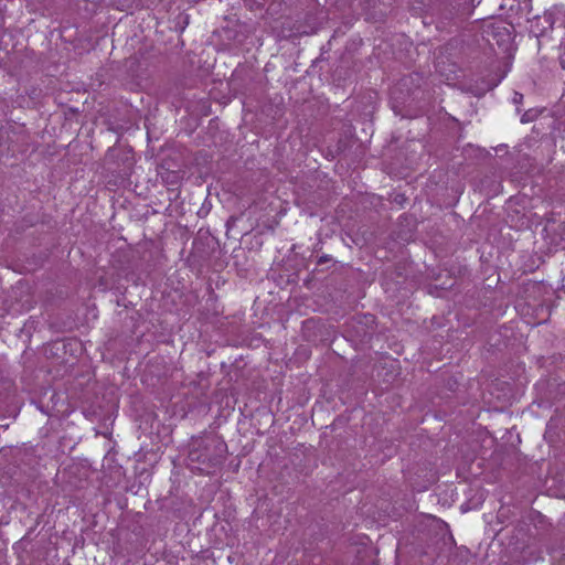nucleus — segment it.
<instances>
[{
  "mask_svg": "<svg viewBox=\"0 0 565 565\" xmlns=\"http://www.w3.org/2000/svg\"><path fill=\"white\" fill-rule=\"evenodd\" d=\"M488 42L497 44L501 50L508 51L512 42V34L509 28L504 25H493L487 31Z\"/></svg>",
  "mask_w": 565,
  "mask_h": 565,
  "instance_id": "7ed1b4c3",
  "label": "nucleus"
},
{
  "mask_svg": "<svg viewBox=\"0 0 565 565\" xmlns=\"http://www.w3.org/2000/svg\"><path fill=\"white\" fill-rule=\"evenodd\" d=\"M473 0H448L443 11L446 20H463L473 11Z\"/></svg>",
  "mask_w": 565,
  "mask_h": 565,
  "instance_id": "f03ea898",
  "label": "nucleus"
},
{
  "mask_svg": "<svg viewBox=\"0 0 565 565\" xmlns=\"http://www.w3.org/2000/svg\"><path fill=\"white\" fill-rule=\"evenodd\" d=\"M330 260H331V257H330V256H328V255H322V256H320V257L318 258V262H317V263H318V265H322V264L328 263V262H330Z\"/></svg>",
  "mask_w": 565,
  "mask_h": 565,
  "instance_id": "423d86ee",
  "label": "nucleus"
},
{
  "mask_svg": "<svg viewBox=\"0 0 565 565\" xmlns=\"http://www.w3.org/2000/svg\"><path fill=\"white\" fill-rule=\"evenodd\" d=\"M534 119V116L531 114V111H525L521 117L522 124H527Z\"/></svg>",
  "mask_w": 565,
  "mask_h": 565,
  "instance_id": "39448f33",
  "label": "nucleus"
},
{
  "mask_svg": "<svg viewBox=\"0 0 565 565\" xmlns=\"http://www.w3.org/2000/svg\"><path fill=\"white\" fill-rule=\"evenodd\" d=\"M559 64H561V67L563 70H565V51L564 53L559 56Z\"/></svg>",
  "mask_w": 565,
  "mask_h": 565,
  "instance_id": "6e6552de",
  "label": "nucleus"
},
{
  "mask_svg": "<svg viewBox=\"0 0 565 565\" xmlns=\"http://www.w3.org/2000/svg\"><path fill=\"white\" fill-rule=\"evenodd\" d=\"M522 99H523V95H522V94H520V93H515V94H514L513 102H514L515 104H520V103H522Z\"/></svg>",
  "mask_w": 565,
  "mask_h": 565,
  "instance_id": "0eeeda50",
  "label": "nucleus"
},
{
  "mask_svg": "<svg viewBox=\"0 0 565 565\" xmlns=\"http://www.w3.org/2000/svg\"><path fill=\"white\" fill-rule=\"evenodd\" d=\"M507 146L505 145H500L498 148H497V151H502L503 149H505Z\"/></svg>",
  "mask_w": 565,
  "mask_h": 565,
  "instance_id": "1a4fd4ad",
  "label": "nucleus"
},
{
  "mask_svg": "<svg viewBox=\"0 0 565 565\" xmlns=\"http://www.w3.org/2000/svg\"><path fill=\"white\" fill-rule=\"evenodd\" d=\"M226 455L227 445L223 438L204 433L190 439L186 465L191 470L211 475L222 467Z\"/></svg>",
  "mask_w": 565,
  "mask_h": 565,
  "instance_id": "f257e3e1",
  "label": "nucleus"
},
{
  "mask_svg": "<svg viewBox=\"0 0 565 565\" xmlns=\"http://www.w3.org/2000/svg\"><path fill=\"white\" fill-rule=\"evenodd\" d=\"M189 24V17L188 15H179L177 26H179L180 32H183L185 26Z\"/></svg>",
  "mask_w": 565,
  "mask_h": 565,
  "instance_id": "20e7f679",
  "label": "nucleus"
}]
</instances>
